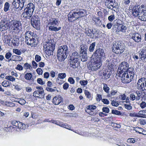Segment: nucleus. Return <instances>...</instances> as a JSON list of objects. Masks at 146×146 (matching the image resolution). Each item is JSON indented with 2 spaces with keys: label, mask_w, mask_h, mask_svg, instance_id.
<instances>
[{
  "label": "nucleus",
  "mask_w": 146,
  "mask_h": 146,
  "mask_svg": "<svg viewBox=\"0 0 146 146\" xmlns=\"http://www.w3.org/2000/svg\"><path fill=\"white\" fill-rule=\"evenodd\" d=\"M140 106L142 109L146 107V103L145 102H142L140 104Z\"/></svg>",
  "instance_id": "nucleus-64"
},
{
  "label": "nucleus",
  "mask_w": 146,
  "mask_h": 146,
  "mask_svg": "<svg viewBox=\"0 0 146 146\" xmlns=\"http://www.w3.org/2000/svg\"><path fill=\"white\" fill-rule=\"evenodd\" d=\"M114 66V65L111 63H109L107 67L109 69V70H110V71L113 69Z\"/></svg>",
  "instance_id": "nucleus-56"
},
{
  "label": "nucleus",
  "mask_w": 146,
  "mask_h": 146,
  "mask_svg": "<svg viewBox=\"0 0 146 146\" xmlns=\"http://www.w3.org/2000/svg\"><path fill=\"white\" fill-rule=\"evenodd\" d=\"M38 92L39 96H38L39 98H44V90H38Z\"/></svg>",
  "instance_id": "nucleus-40"
},
{
  "label": "nucleus",
  "mask_w": 146,
  "mask_h": 146,
  "mask_svg": "<svg viewBox=\"0 0 146 146\" xmlns=\"http://www.w3.org/2000/svg\"><path fill=\"white\" fill-rule=\"evenodd\" d=\"M119 26L114 24L112 29L113 31L115 32L116 34H118L119 32V29H118Z\"/></svg>",
  "instance_id": "nucleus-32"
},
{
  "label": "nucleus",
  "mask_w": 146,
  "mask_h": 146,
  "mask_svg": "<svg viewBox=\"0 0 146 146\" xmlns=\"http://www.w3.org/2000/svg\"><path fill=\"white\" fill-rule=\"evenodd\" d=\"M103 76H104V79H108V70H106L103 73Z\"/></svg>",
  "instance_id": "nucleus-60"
},
{
  "label": "nucleus",
  "mask_w": 146,
  "mask_h": 146,
  "mask_svg": "<svg viewBox=\"0 0 146 146\" xmlns=\"http://www.w3.org/2000/svg\"><path fill=\"white\" fill-rule=\"evenodd\" d=\"M69 50L67 46L64 45L59 47L57 50V56L60 61H64L67 58Z\"/></svg>",
  "instance_id": "nucleus-1"
},
{
  "label": "nucleus",
  "mask_w": 146,
  "mask_h": 146,
  "mask_svg": "<svg viewBox=\"0 0 146 146\" xmlns=\"http://www.w3.org/2000/svg\"><path fill=\"white\" fill-rule=\"evenodd\" d=\"M80 58V56L77 52H73L70 57V66L73 68H77L79 65Z\"/></svg>",
  "instance_id": "nucleus-4"
},
{
  "label": "nucleus",
  "mask_w": 146,
  "mask_h": 146,
  "mask_svg": "<svg viewBox=\"0 0 146 146\" xmlns=\"http://www.w3.org/2000/svg\"><path fill=\"white\" fill-rule=\"evenodd\" d=\"M137 86V89L141 91L146 90V78H142L139 80Z\"/></svg>",
  "instance_id": "nucleus-12"
},
{
  "label": "nucleus",
  "mask_w": 146,
  "mask_h": 146,
  "mask_svg": "<svg viewBox=\"0 0 146 146\" xmlns=\"http://www.w3.org/2000/svg\"><path fill=\"white\" fill-rule=\"evenodd\" d=\"M85 11L83 9L77 10L76 11L71 12L68 15V19L70 22L75 21L78 18L84 16Z\"/></svg>",
  "instance_id": "nucleus-3"
},
{
  "label": "nucleus",
  "mask_w": 146,
  "mask_h": 146,
  "mask_svg": "<svg viewBox=\"0 0 146 146\" xmlns=\"http://www.w3.org/2000/svg\"><path fill=\"white\" fill-rule=\"evenodd\" d=\"M139 59L146 62V50L141 49L139 52Z\"/></svg>",
  "instance_id": "nucleus-20"
},
{
  "label": "nucleus",
  "mask_w": 146,
  "mask_h": 146,
  "mask_svg": "<svg viewBox=\"0 0 146 146\" xmlns=\"http://www.w3.org/2000/svg\"><path fill=\"white\" fill-rule=\"evenodd\" d=\"M127 27L126 26L122 25L121 27V28L119 29V31L122 32L123 33H125L126 31Z\"/></svg>",
  "instance_id": "nucleus-44"
},
{
  "label": "nucleus",
  "mask_w": 146,
  "mask_h": 146,
  "mask_svg": "<svg viewBox=\"0 0 146 146\" xmlns=\"http://www.w3.org/2000/svg\"><path fill=\"white\" fill-rule=\"evenodd\" d=\"M33 12L25 9L22 13L23 17L24 18L29 19L32 17Z\"/></svg>",
  "instance_id": "nucleus-16"
},
{
  "label": "nucleus",
  "mask_w": 146,
  "mask_h": 146,
  "mask_svg": "<svg viewBox=\"0 0 146 146\" xmlns=\"http://www.w3.org/2000/svg\"><path fill=\"white\" fill-rule=\"evenodd\" d=\"M131 38L133 39L135 42H139L141 41V35L137 33H134L131 34Z\"/></svg>",
  "instance_id": "nucleus-18"
},
{
  "label": "nucleus",
  "mask_w": 146,
  "mask_h": 146,
  "mask_svg": "<svg viewBox=\"0 0 146 146\" xmlns=\"http://www.w3.org/2000/svg\"><path fill=\"white\" fill-rule=\"evenodd\" d=\"M12 4V5H13L14 7L15 8V9H17L18 8V4L17 1V2H16L15 0H13Z\"/></svg>",
  "instance_id": "nucleus-54"
},
{
  "label": "nucleus",
  "mask_w": 146,
  "mask_h": 146,
  "mask_svg": "<svg viewBox=\"0 0 146 146\" xmlns=\"http://www.w3.org/2000/svg\"><path fill=\"white\" fill-rule=\"evenodd\" d=\"M136 93L137 95V96H136V100H139L140 99V96L142 93L141 91H136Z\"/></svg>",
  "instance_id": "nucleus-45"
},
{
  "label": "nucleus",
  "mask_w": 146,
  "mask_h": 146,
  "mask_svg": "<svg viewBox=\"0 0 146 146\" xmlns=\"http://www.w3.org/2000/svg\"><path fill=\"white\" fill-rule=\"evenodd\" d=\"M80 53H87L88 46L86 44H82L80 47Z\"/></svg>",
  "instance_id": "nucleus-25"
},
{
  "label": "nucleus",
  "mask_w": 146,
  "mask_h": 146,
  "mask_svg": "<svg viewBox=\"0 0 146 146\" xmlns=\"http://www.w3.org/2000/svg\"><path fill=\"white\" fill-rule=\"evenodd\" d=\"M6 106L8 107H12L15 106V104L13 102L7 101Z\"/></svg>",
  "instance_id": "nucleus-48"
},
{
  "label": "nucleus",
  "mask_w": 146,
  "mask_h": 146,
  "mask_svg": "<svg viewBox=\"0 0 146 146\" xmlns=\"http://www.w3.org/2000/svg\"><path fill=\"white\" fill-rule=\"evenodd\" d=\"M81 60L85 62L87 60L88 56L87 53H80Z\"/></svg>",
  "instance_id": "nucleus-27"
},
{
  "label": "nucleus",
  "mask_w": 146,
  "mask_h": 146,
  "mask_svg": "<svg viewBox=\"0 0 146 146\" xmlns=\"http://www.w3.org/2000/svg\"><path fill=\"white\" fill-rule=\"evenodd\" d=\"M96 108L97 107L96 106L93 105H90L88 106L87 108L88 110H94L96 109Z\"/></svg>",
  "instance_id": "nucleus-50"
},
{
  "label": "nucleus",
  "mask_w": 146,
  "mask_h": 146,
  "mask_svg": "<svg viewBox=\"0 0 146 146\" xmlns=\"http://www.w3.org/2000/svg\"><path fill=\"white\" fill-rule=\"evenodd\" d=\"M31 24L32 26L36 29H39L40 21L38 17L36 15H33L31 18Z\"/></svg>",
  "instance_id": "nucleus-10"
},
{
  "label": "nucleus",
  "mask_w": 146,
  "mask_h": 146,
  "mask_svg": "<svg viewBox=\"0 0 146 146\" xmlns=\"http://www.w3.org/2000/svg\"><path fill=\"white\" fill-rule=\"evenodd\" d=\"M10 5L9 3L7 2H6L4 4V7L3 9L4 11L5 12H7L9 9Z\"/></svg>",
  "instance_id": "nucleus-31"
},
{
  "label": "nucleus",
  "mask_w": 146,
  "mask_h": 146,
  "mask_svg": "<svg viewBox=\"0 0 146 146\" xmlns=\"http://www.w3.org/2000/svg\"><path fill=\"white\" fill-rule=\"evenodd\" d=\"M139 19L141 21H146V10L142 11L138 16Z\"/></svg>",
  "instance_id": "nucleus-22"
},
{
  "label": "nucleus",
  "mask_w": 146,
  "mask_h": 146,
  "mask_svg": "<svg viewBox=\"0 0 146 146\" xmlns=\"http://www.w3.org/2000/svg\"><path fill=\"white\" fill-rule=\"evenodd\" d=\"M138 115L141 116L142 117V115H146V110L140 111L139 112Z\"/></svg>",
  "instance_id": "nucleus-53"
},
{
  "label": "nucleus",
  "mask_w": 146,
  "mask_h": 146,
  "mask_svg": "<svg viewBox=\"0 0 146 146\" xmlns=\"http://www.w3.org/2000/svg\"><path fill=\"white\" fill-rule=\"evenodd\" d=\"M111 104L113 106L115 107H117L119 105L118 102H116L114 100L111 101Z\"/></svg>",
  "instance_id": "nucleus-55"
},
{
  "label": "nucleus",
  "mask_w": 146,
  "mask_h": 146,
  "mask_svg": "<svg viewBox=\"0 0 146 146\" xmlns=\"http://www.w3.org/2000/svg\"><path fill=\"white\" fill-rule=\"evenodd\" d=\"M135 70L133 68H130L127 70L125 72L130 77V78H131L132 80L135 75Z\"/></svg>",
  "instance_id": "nucleus-21"
},
{
  "label": "nucleus",
  "mask_w": 146,
  "mask_h": 146,
  "mask_svg": "<svg viewBox=\"0 0 146 146\" xmlns=\"http://www.w3.org/2000/svg\"><path fill=\"white\" fill-rule=\"evenodd\" d=\"M12 58L13 61H21L22 60V58L19 56L15 55L12 56Z\"/></svg>",
  "instance_id": "nucleus-30"
},
{
  "label": "nucleus",
  "mask_w": 146,
  "mask_h": 146,
  "mask_svg": "<svg viewBox=\"0 0 146 146\" xmlns=\"http://www.w3.org/2000/svg\"><path fill=\"white\" fill-rule=\"evenodd\" d=\"M115 2H109V3L105 2V5L108 8L110 9L111 8V7H112L115 5Z\"/></svg>",
  "instance_id": "nucleus-34"
},
{
  "label": "nucleus",
  "mask_w": 146,
  "mask_h": 146,
  "mask_svg": "<svg viewBox=\"0 0 146 146\" xmlns=\"http://www.w3.org/2000/svg\"><path fill=\"white\" fill-rule=\"evenodd\" d=\"M36 71L37 74L39 75H41L42 74L43 71L41 68H38L36 70Z\"/></svg>",
  "instance_id": "nucleus-63"
},
{
  "label": "nucleus",
  "mask_w": 146,
  "mask_h": 146,
  "mask_svg": "<svg viewBox=\"0 0 146 146\" xmlns=\"http://www.w3.org/2000/svg\"><path fill=\"white\" fill-rule=\"evenodd\" d=\"M56 82L60 85L62 84L64 82V81H63L62 79L58 77L56 78Z\"/></svg>",
  "instance_id": "nucleus-61"
},
{
  "label": "nucleus",
  "mask_w": 146,
  "mask_h": 146,
  "mask_svg": "<svg viewBox=\"0 0 146 146\" xmlns=\"http://www.w3.org/2000/svg\"><path fill=\"white\" fill-rule=\"evenodd\" d=\"M103 85L104 86L103 89L104 90V91L107 93L109 91L110 89V88H109V87L106 84L103 83Z\"/></svg>",
  "instance_id": "nucleus-43"
},
{
  "label": "nucleus",
  "mask_w": 146,
  "mask_h": 146,
  "mask_svg": "<svg viewBox=\"0 0 146 146\" xmlns=\"http://www.w3.org/2000/svg\"><path fill=\"white\" fill-rule=\"evenodd\" d=\"M105 56L104 50L100 48H97L92 55V58L94 60H97L98 61H101L104 59Z\"/></svg>",
  "instance_id": "nucleus-8"
},
{
  "label": "nucleus",
  "mask_w": 146,
  "mask_h": 146,
  "mask_svg": "<svg viewBox=\"0 0 146 146\" xmlns=\"http://www.w3.org/2000/svg\"><path fill=\"white\" fill-rule=\"evenodd\" d=\"M26 2H22L18 3V8L19 9L21 10L25 6L24 4Z\"/></svg>",
  "instance_id": "nucleus-38"
},
{
  "label": "nucleus",
  "mask_w": 146,
  "mask_h": 146,
  "mask_svg": "<svg viewBox=\"0 0 146 146\" xmlns=\"http://www.w3.org/2000/svg\"><path fill=\"white\" fill-rule=\"evenodd\" d=\"M125 48V46L123 43L120 41H117L113 44L112 50L115 53L120 54L124 52Z\"/></svg>",
  "instance_id": "nucleus-5"
},
{
  "label": "nucleus",
  "mask_w": 146,
  "mask_h": 146,
  "mask_svg": "<svg viewBox=\"0 0 146 146\" xmlns=\"http://www.w3.org/2000/svg\"><path fill=\"white\" fill-rule=\"evenodd\" d=\"M114 24L119 26L120 25H122L123 24V22L120 20L117 19L114 21Z\"/></svg>",
  "instance_id": "nucleus-37"
},
{
  "label": "nucleus",
  "mask_w": 146,
  "mask_h": 146,
  "mask_svg": "<svg viewBox=\"0 0 146 146\" xmlns=\"http://www.w3.org/2000/svg\"><path fill=\"white\" fill-rule=\"evenodd\" d=\"M33 12L25 9L22 13L23 17L24 18L29 19L32 17Z\"/></svg>",
  "instance_id": "nucleus-17"
},
{
  "label": "nucleus",
  "mask_w": 146,
  "mask_h": 146,
  "mask_svg": "<svg viewBox=\"0 0 146 146\" xmlns=\"http://www.w3.org/2000/svg\"><path fill=\"white\" fill-rule=\"evenodd\" d=\"M63 98L60 95L54 97L52 100V102L55 105H58L63 102Z\"/></svg>",
  "instance_id": "nucleus-19"
},
{
  "label": "nucleus",
  "mask_w": 146,
  "mask_h": 146,
  "mask_svg": "<svg viewBox=\"0 0 146 146\" xmlns=\"http://www.w3.org/2000/svg\"><path fill=\"white\" fill-rule=\"evenodd\" d=\"M118 75L121 77V82L123 83H129L132 80L131 78H130V77L125 72H123L120 75Z\"/></svg>",
  "instance_id": "nucleus-14"
},
{
  "label": "nucleus",
  "mask_w": 146,
  "mask_h": 146,
  "mask_svg": "<svg viewBox=\"0 0 146 146\" xmlns=\"http://www.w3.org/2000/svg\"><path fill=\"white\" fill-rule=\"evenodd\" d=\"M112 113L117 115H120L121 114V113L119 111L115 110H112L111 111Z\"/></svg>",
  "instance_id": "nucleus-49"
},
{
  "label": "nucleus",
  "mask_w": 146,
  "mask_h": 146,
  "mask_svg": "<svg viewBox=\"0 0 146 146\" xmlns=\"http://www.w3.org/2000/svg\"><path fill=\"white\" fill-rule=\"evenodd\" d=\"M101 64V61H98V60H94L92 58V63L88 65L89 72L97 70L100 67Z\"/></svg>",
  "instance_id": "nucleus-9"
},
{
  "label": "nucleus",
  "mask_w": 146,
  "mask_h": 146,
  "mask_svg": "<svg viewBox=\"0 0 146 146\" xmlns=\"http://www.w3.org/2000/svg\"><path fill=\"white\" fill-rule=\"evenodd\" d=\"M55 42L54 40L48 39L43 46L45 49V52L48 56L53 54V51L55 48Z\"/></svg>",
  "instance_id": "nucleus-2"
},
{
  "label": "nucleus",
  "mask_w": 146,
  "mask_h": 146,
  "mask_svg": "<svg viewBox=\"0 0 146 146\" xmlns=\"http://www.w3.org/2000/svg\"><path fill=\"white\" fill-rule=\"evenodd\" d=\"M91 30L88 28L86 29L85 31V33L86 35H87L88 36L91 38L93 36H92V35L91 34Z\"/></svg>",
  "instance_id": "nucleus-35"
},
{
  "label": "nucleus",
  "mask_w": 146,
  "mask_h": 146,
  "mask_svg": "<svg viewBox=\"0 0 146 146\" xmlns=\"http://www.w3.org/2000/svg\"><path fill=\"white\" fill-rule=\"evenodd\" d=\"M25 9L34 12L35 9V5L33 3H30L27 4Z\"/></svg>",
  "instance_id": "nucleus-23"
},
{
  "label": "nucleus",
  "mask_w": 146,
  "mask_h": 146,
  "mask_svg": "<svg viewBox=\"0 0 146 146\" xmlns=\"http://www.w3.org/2000/svg\"><path fill=\"white\" fill-rule=\"evenodd\" d=\"M13 52L19 55H21V53L20 50L17 49H13Z\"/></svg>",
  "instance_id": "nucleus-52"
},
{
  "label": "nucleus",
  "mask_w": 146,
  "mask_h": 146,
  "mask_svg": "<svg viewBox=\"0 0 146 146\" xmlns=\"http://www.w3.org/2000/svg\"><path fill=\"white\" fill-rule=\"evenodd\" d=\"M96 42H92L90 45L89 47V51L90 52H93L96 46Z\"/></svg>",
  "instance_id": "nucleus-33"
},
{
  "label": "nucleus",
  "mask_w": 146,
  "mask_h": 146,
  "mask_svg": "<svg viewBox=\"0 0 146 146\" xmlns=\"http://www.w3.org/2000/svg\"><path fill=\"white\" fill-rule=\"evenodd\" d=\"M143 6L141 7L139 5L135 6L132 9V14L135 17L139 16L141 12L143 10L142 9Z\"/></svg>",
  "instance_id": "nucleus-15"
},
{
  "label": "nucleus",
  "mask_w": 146,
  "mask_h": 146,
  "mask_svg": "<svg viewBox=\"0 0 146 146\" xmlns=\"http://www.w3.org/2000/svg\"><path fill=\"white\" fill-rule=\"evenodd\" d=\"M58 78H60L61 79H63L65 78L66 77V74L65 73H60L58 74Z\"/></svg>",
  "instance_id": "nucleus-39"
},
{
  "label": "nucleus",
  "mask_w": 146,
  "mask_h": 146,
  "mask_svg": "<svg viewBox=\"0 0 146 146\" xmlns=\"http://www.w3.org/2000/svg\"><path fill=\"white\" fill-rule=\"evenodd\" d=\"M0 30L1 31H3L4 30H7L9 28V27L8 26V24L0 25Z\"/></svg>",
  "instance_id": "nucleus-36"
},
{
  "label": "nucleus",
  "mask_w": 146,
  "mask_h": 146,
  "mask_svg": "<svg viewBox=\"0 0 146 146\" xmlns=\"http://www.w3.org/2000/svg\"><path fill=\"white\" fill-rule=\"evenodd\" d=\"M128 64L126 62H123L119 65L117 71V74L120 75L125 72L128 68Z\"/></svg>",
  "instance_id": "nucleus-11"
},
{
  "label": "nucleus",
  "mask_w": 146,
  "mask_h": 146,
  "mask_svg": "<svg viewBox=\"0 0 146 146\" xmlns=\"http://www.w3.org/2000/svg\"><path fill=\"white\" fill-rule=\"evenodd\" d=\"M26 43L31 47H35L37 46L38 44V38L36 35H35L32 37L29 40H25Z\"/></svg>",
  "instance_id": "nucleus-13"
},
{
  "label": "nucleus",
  "mask_w": 146,
  "mask_h": 146,
  "mask_svg": "<svg viewBox=\"0 0 146 146\" xmlns=\"http://www.w3.org/2000/svg\"><path fill=\"white\" fill-rule=\"evenodd\" d=\"M37 82L38 84L41 85H43L45 83V82L43 81L42 79L40 78H38L37 79Z\"/></svg>",
  "instance_id": "nucleus-57"
},
{
  "label": "nucleus",
  "mask_w": 146,
  "mask_h": 146,
  "mask_svg": "<svg viewBox=\"0 0 146 146\" xmlns=\"http://www.w3.org/2000/svg\"><path fill=\"white\" fill-rule=\"evenodd\" d=\"M12 43L14 46H18L19 44V40L15 38L12 41Z\"/></svg>",
  "instance_id": "nucleus-42"
},
{
  "label": "nucleus",
  "mask_w": 146,
  "mask_h": 146,
  "mask_svg": "<svg viewBox=\"0 0 146 146\" xmlns=\"http://www.w3.org/2000/svg\"><path fill=\"white\" fill-rule=\"evenodd\" d=\"M58 23V21L57 19L51 18L48 23L49 30L55 32L60 30L61 27H57Z\"/></svg>",
  "instance_id": "nucleus-6"
},
{
  "label": "nucleus",
  "mask_w": 146,
  "mask_h": 146,
  "mask_svg": "<svg viewBox=\"0 0 146 146\" xmlns=\"http://www.w3.org/2000/svg\"><path fill=\"white\" fill-rule=\"evenodd\" d=\"M24 67L26 70L28 69L31 70L32 68L31 65L27 63H26L24 64Z\"/></svg>",
  "instance_id": "nucleus-47"
},
{
  "label": "nucleus",
  "mask_w": 146,
  "mask_h": 146,
  "mask_svg": "<svg viewBox=\"0 0 146 146\" xmlns=\"http://www.w3.org/2000/svg\"><path fill=\"white\" fill-rule=\"evenodd\" d=\"M24 78L27 80L33 81V75L31 73H27L24 75Z\"/></svg>",
  "instance_id": "nucleus-26"
},
{
  "label": "nucleus",
  "mask_w": 146,
  "mask_h": 146,
  "mask_svg": "<svg viewBox=\"0 0 146 146\" xmlns=\"http://www.w3.org/2000/svg\"><path fill=\"white\" fill-rule=\"evenodd\" d=\"M36 34L34 33L31 32V31H26L25 34V38L26 40H29L30 38H32V36H34Z\"/></svg>",
  "instance_id": "nucleus-24"
},
{
  "label": "nucleus",
  "mask_w": 146,
  "mask_h": 146,
  "mask_svg": "<svg viewBox=\"0 0 146 146\" xmlns=\"http://www.w3.org/2000/svg\"><path fill=\"white\" fill-rule=\"evenodd\" d=\"M130 99L132 100H134L135 99L136 100V96H135L134 93H131L130 95Z\"/></svg>",
  "instance_id": "nucleus-58"
},
{
  "label": "nucleus",
  "mask_w": 146,
  "mask_h": 146,
  "mask_svg": "<svg viewBox=\"0 0 146 146\" xmlns=\"http://www.w3.org/2000/svg\"><path fill=\"white\" fill-rule=\"evenodd\" d=\"M5 79L12 82L15 81V78L11 76H6L5 77Z\"/></svg>",
  "instance_id": "nucleus-41"
},
{
  "label": "nucleus",
  "mask_w": 146,
  "mask_h": 146,
  "mask_svg": "<svg viewBox=\"0 0 146 146\" xmlns=\"http://www.w3.org/2000/svg\"><path fill=\"white\" fill-rule=\"evenodd\" d=\"M17 128V130L19 129L25 130L26 128V126L25 124L21 122H19Z\"/></svg>",
  "instance_id": "nucleus-29"
},
{
  "label": "nucleus",
  "mask_w": 146,
  "mask_h": 146,
  "mask_svg": "<svg viewBox=\"0 0 146 146\" xmlns=\"http://www.w3.org/2000/svg\"><path fill=\"white\" fill-rule=\"evenodd\" d=\"M17 128L16 127H13L11 125L9 127L6 128V131H8L11 132L14 131L15 130L18 131L17 129Z\"/></svg>",
  "instance_id": "nucleus-28"
},
{
  "label": "nucleus",
  "mask_w": 146,
  "mask_h": 146,
  "mask_svg": "<svg viewBox=\"0 0 146 146\" xmlns=\"http://www.w3.org/2000/svg\"><path fill=\"white\" fill-rule=\"evenodd\" d=\"M8 26L9 29L13 32H17L21 29L22 26L21 22L17 20H12L9 22Z\"/></svg>",
  "instance_id": "nucleus-7"
},
{
  "label": "nucleus",
  "mask_w": 146,
  "mask_h": 146,
  "mask_svg": "<svg viewBox=\"0 0 146 146\" xmlns=\"http://www.w3.org/2000/svg\"><path fill=\"white\" fill-rule=\"evenodd\" d=\"M84 94L87 98H90L91 94L88 90H85L84 91Z\"/></svg>",
  "instance_id": "nucleus-62"
},
{
  "label": "nucleus",
  "mask_w": 146,
  "mask_h": 146,
  "mask_svg": "<svg viewBox=\"0 0 146 146\" xmlns=\"http://www.w3.org/2000/svg\"><path fill=\"white\" fill-rule=\"evenodd\" d=\"M2 85L4 87H7L9 86V82L7 81H5L2 82Z\"/></svg>",
  "instance_id": "nucleus-51"
},
{
  "label": "nucleus",
  "mask_w": 146,
  "mask_h": 146,
  "mask_svg": "<svg viewBox=\"0 0 146 146\" xmlns=\"http://www.w3.org/2000/svg\"><path fill=\"white\" fill-rule=\"evenodd\" d=\"M18 102L21 105H24L26 102L25 100L23 99H20Z\"/></svg>",
  "instance_id": "nucleus-59"
},
{
  "label": "nucleus",
  "mask_w": 146,
  "mask_h": 146,
  "mask_svg": "<svg viewBox=\"0 0 146 146\" xmlns=\"http://www.w3.org/2000/svg\"><path fill=\"white\" fill-rule=\"evenodd\" d=\"M134 130L136 132H138L139 133L141 134L142 131H143V129L141 128L138 127L134 128Z\"/></svg>",
  "instance_id": "nucleus-46"
}]
</instances>
